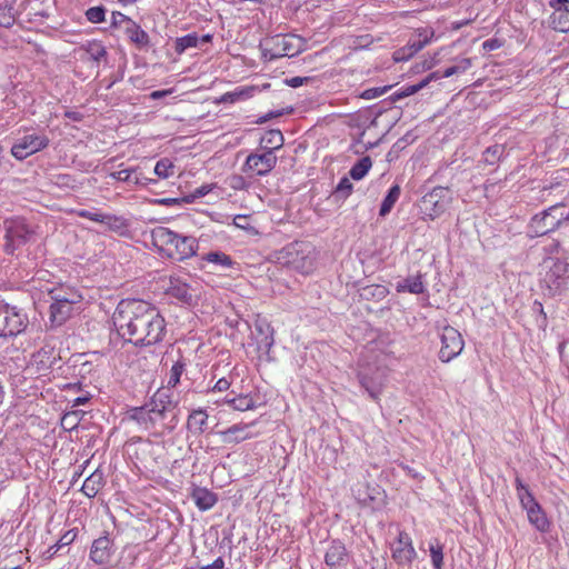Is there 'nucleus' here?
Listing matches in <instances>:
<instances>
[{"mask_svg": "<svg viewBox=\"0 0 569 569\" xmlns=\"http://www.w3.org/2000/svg\"><path fill=\"white\" fill-rule=\"evenodd\" d=\"M352 183L350 182L349 178L343 177L340 179L338 186L336 187L335 194L337 197H341L342 199H346L350 196L352 191Z\"/></svg>", "mask_w": 569, "mask_h": 569, "instance_id": "c03bdc74", "label": "nucleus"}, {"mask_svg": "<svg viewBox=\"0 0 569 569\" xmlns=\"http://www.w3.org/2000/svg\"><path fill=\"white\" fill-rule=\"evenodd\" d=\"M471 67V60L468 58L462 59L459 64L447 68L442 73H440V78H449L453 74L465 72Z\"/></svg>", "mask_w": 569, "mask_h": 569, "instance_id": "37998d69", "label": "nucleus"}, {"mask_svg": "<svg viewBox=\"0 0 569 569\" xmlns=\"http://www.w3.org/2000/svg\"><path fill=\"white\" fill-rule=\"evenodd\" d=\"M191 498L196 506L202 511L211 509L218 501V497L214 492L201 487L192 489Z\"/></svg>", "mask_w": 569, "mask_h": 569, "instance_id": "b1692460", "label": "nucleus"}, {"mask_svg": "<svg viewBox=\"0 0 569 569\" xmlns=\"http://www.w3.org/2000/svg\"><path fill=\"white\" fill-rule=\"evenodd\" d=\"M87 52L94 61H99L101 58L107 56L106 48L99 42L90 43L87 48Z\"/></svg>", "mask_w": 569, "mask_h": 569, "instance_id": "a18cd8bd", "label": "nucleus"}, {"mask_svg": "<svg viewBox=\"0 0 569 569\" xmlns=\"http://www.w3.org/2000/svg\"><path fill=\"white\" fill-rule=\"evenodd\" d=\"M551 26L555 30L560 32L569 31V9H553V12L550 17Z\"/></svg>", "mask_w": 569, "mask_h": 569, "instance_id": "cd10ccee", "label": "nucleus"}, {"mask_svg": "<svg viewBox=\"0 0 569 569\" xmlns=\"http://www.w3.org/2000/svg\"><path fill=\"white\" fill-rule=\"evenodd\" d=\"M388 289L382 284L366 286L361 289V297L369 299L382 300L388 295Z\"/></svg>", "mask_w": 569, "mask_h": 569, "instance_id": "72a5a7b5", "label": "nucleus"}, {"mask_svg": "<svg viewBox=\"0 0 569 569\" xmlns=\"http://www.w3.org/2000/svg\"><path fill=\"white\" fill-rule=\"evenodd\" d=\"M502 44H503L502 40H500L498 38H491V39L486 40L482 43V48L486 51H493V50L501 48Z\"/></svg>", "mask_w": 569, "mask_h": 569, "instance_id": "6e6d98bb", "label": "nucleus"}, {"mask_svg": "<svg viewBox=\"0 0 569 569\" xmlns=\"http://www.w3.org/2000/svg\"><path fill=\"white\" fill-rule=\"evenodd\" d=\"M6 231L4 251L13 254L17 249L24 246L33 234V231L22 219L6 220L3 223Z\"/></svg>", "mask_w": 569, "mask_h": 569, "instance_id": "6e6552de", "label": "nucleus"}, {"mask_svg": "<svg viewBox=\"0 0 569 569\" xmlns=\"http://www.w3.org/2000/svg\"><path fill=\"white\" fill-rule=\"evenodd\" d=\"M119 336L137 347L153 346L166 335V321L151 303L139 299L121 300L112 316Z\"/></svg>", "mask_w": 569, "mask_h": 569, "instance_id": "f257e3e1", "label": "nucleus"}, {"mask_svg": "<svg viewBox=\"0 0 569 569\" xmlns=\"http://www.w3.org/2000/svg\"><path fill=\"white\" fill-rule=\"evenodd\" d=\"M430 39L429 37L427 36V31L425 30V36H423V39H419V40H415V41H410L408 44H407V50H409L408 54L409 56H413L416 54L417 52H419L421 49H423V47L429 43Z\"/></svg>", "mask_w": 569, "mask_h": 569, "instance_id": "de8ad7c7", "label": "nucleus"}, {"mask_svg": "<svg viewBox=\"0 0 569 569\" xmlns=\"http://www.w3.org/2000/svg\"><path fill=\"white\" fill-rule=\"evenodd\" d=\"M277 157L274 152L264 150L262 153H250L243 164V171H251L257 176H266L277 164Z\"/></svg>", "mask_w": 569, "mask_h": 569, "instance_id": "ddd939ff", "label": "nucleus"}, {"mask_svg": "<svg viewBox=\"0 0 569 569\" xmlns=\"http://www.w3.org/2000/svg\"><path fill=\"white\" fill-rule=\"evenodd\" d=\"M199 43V37L196 32L177 38L174 41V50L178 54H182L189 48H196Z\"/></svg>", "mask_w": 569, "mask_h": 569, "instance_id": "473e14b6", "label": "nucleus"}, {"mask_svg": "<svg viewBox=\"0 0 569 569\" xmlns=\"http://www.w3.org/2000/svg\"><path fill=\"white\" fill-rule=\"evenodd\" d=\"M152 244L162 258L183 261L197 253L199 243L191 236H182L167 227H157L151 231Z\"/></svg>", "mask_w": 569, "mask_h": 569, "instance_id": "f03ea898", "label": "nucleus"}, {"mask_svg": "<svg viewBox=\"0 0 569 569\" xmlns=\"http://www.w3.org/2000/svg\"><path fill=\"white\" fill-rule=\"evenodd\" d=\"M151 202L154 204H160V206H174V204L184 203L182 198H162V199H154Z\"/></svg>", "mask_w": 569, "mask_h": 569, "instance_id": "4d7b16f0", "label": "nucleus"}, {"mask_svg": "<svg viewBox=\"0 0 569 569\" xmlns=\"http://www.w3.org/2000/svg\"><path fill=\"white\" fill-rule=\"evenodd\" d=\"M449 189L447 187H435L421 199L423 213L431 220L439 217L447 208V197Z\"/></svg>", "mask_w": 569, "mask_h": 569, "instance_id": "f8f14e48", "label": "nucleus"}, {"mask_svg": "<svg viewBox=\"0 0 569 569\" xmlns=\"http://www.w3.org/2000/svg\"><path fill=\"white\" fill-rule=\"evenodd\" d=\"M463 346L461 333L456 328L446 326L441 333L439 359L442 362L451 361L461 353Z\"/></svg>", "mask_w": 569, "mask_h": 569, "instance_id": "9b49d317", "label": "nucleus"}, {"mask_svg": "<svg viewBox=\"0 0 569 569\" xmlns=\"http://www.w3.org/2000/svg\"><path fill=\"white\" fill-rule=\"evenodd\" d=\"M563 202H558L541 212L535 214L527 227V234L530 238L546 236L559 229L563 223L561 211Z\"/></svg>", "mask_w": 569, "mask_h": 569, "instance_id": "423d86ee", "label": "nucleus"}, {"mask_svg": "<svg viewBox=\"0 0 569 569\" xmlns=\"http://www.w3.org/2000/svg\"><path fill=\"white\" fill-rule=\"evenodd\" d=\"M14 21L13 8L11 6H0V27L10 28Z\"/></svg>", "mask_w": 569, "mask_h": 569, "instance_id": "79ce46f5", "label": "nucleus"}, {"mask_svg": "<svg viewBox=\"0 0 569 569\" xmlns=\"http://www.w3.org/2000/svg\"><path fill=\"white\" fill-rule=\"evenodd\" d=\"M158 430L172 431L177 425L176 409L178 402L173 400L169 389H159L146 403Z\"/></svg>", "mask_w": 569, "mask_h": 569, "instance_id": "7ed1b4c3", "label": "nucleus"}, {"mask_svg": "<svg viewBox=\"0 0 569 569\" xmlns=\"http://www.w3.org/2000/svg\"><path fill=\"white\" fill-rule=\"evenodd\" d=\"M193 291L194 290H192L188 283L180 280L179 278L172 277L170 278L169 287L166 289V293L168 296L173 297L188 306L193 303Z\"/></svg>", "mask_w": 569, "mask_h": 569, "instance_id": "a211bd4d", "label": "nucleus"}, {"mask_svg": "<svg viewBox=\"0 0 569 569\" xmlns=\"http://www.w3.org/2000/svg\"><path fill=\"white\" fill-rule=\"evenodd\" d=\"M173 163L168 158L160 159L154 166V173L159 178H169L173 174Z\"/></svg>", "mask_w": 569, "mask_h": 569, "instance_id": "ea45409f", "label": "nucleus"}, {"mask_svg": "<svg viewBox=\"0 0 569 569\" xmlns=\"http://www.w3.org/2000/svg\"><path fill=\"white\" fill-rule=\"evenodd\" d=\"M396 290L398 292H410L413 295L422 293L425 291L422 276L417 274L405 278L403 280L397 283Z\"/></svg>", "mask_w": 569, "mask_h": 569, "instance_id": "a878e982", "label": "nucleus"}, {"mask_svg": "<svg viewBox=\"0 0 569 569\" xmlns=\"http://www.w3.org/2000/svg\"><path fill=\"white\" fill-rule=\"evenodd\" d=\"M515 483H516V489H517V495H518V498L519 500L521 501V497H523V495L526 492H531L529 490V488L523 483V481L521 480L520 477H516V480H515Z\"/></svg>", "mask_w": 569, "mask_h": 569, "instance_id": "052dcab7", "label": "nucleus"}, {"mask_svg": "<svg viewBox=\"0 0 569 569\" xmlns=\"http://www.w3.org/2000/svg\"><path fill=\"white\" fill-rule=\"evenodd\" d=\"M230 186H231L233 189H242V188H243V186H244V179H243V177H241V176H233V177L231 178Z\"/></svg>", "mask_w": 569, "mask_h": 569, "instance_id": "338daca9", "label": "nucleus"}, {"mask_svg": "<svg viewBox=\"0 0 569 569\" xmlns=\"http://www.w3.org/2000/svg\"><path fill=\"white\" fill-rule=\"evenodd\" d=\"M408 52H409V50H407V46L395 51V53H393L395 61H406V60L410 59L412 56H409Z\"/></svg>", "mask_w": 569, "mask_h": 569, "instance_id": "680f3d73", "label": "nucleus"}, {"mask_svg": "<svg viewBox=\"0 0 569 569\" xmlns=\"http://www.w3.org/2000/svg\"><path fill=\"white\" fill-rule=\"evenodd\" d=\"M133 21L130 17L119 12L113 11L111 14V27L112 28H119L122 23H126V26H129V23Z\"/></svg>", "mask_w": 569, "mask_h": 569, "instance_id": "3c124183", "label": "nucleus"}, {"mask_svg": "<svg viewBox=\"0 0 569 569\" xmlns=\"http://www.w3.org/2000/svg\"><path fill=\"white\" fill-rule=\"evenodd\" d=\"M430 552H431V561H432L433 568L442 569V563H443L442 547L441 546H437V547L431 546Z\"/></svg>", "mask_w": 569, "mask_h": 569, "instance_id": "09e8293b", "label": "nucleus"}, {"mask_svg": "<svg viewBox=\"0 0 569 569\" xmlns=\"http://www.w3.org/2000/svg\"><path fill=\"white\" fill-rule=\"evenodd\" d=\"M399 196H400V187L398 184L392 186L389 189L387 196L383 198L382 203L380 206L379 214L381 217L387 216L391 211L392 207L399 199Z\"/></svg>", "mask_w": 569, "mask_h": 569, "instance_id": "7c9ffc66", "label": "nucleus"}, {"mask_svg": "<svg viewBox=\"0 0 569 569\" xmlns=\"http://www.w3.org/2000/svg\"><path fill=\"white\" fill-rule=\"evenodd\" d=\"M124 32L129 40L137 47L142 48L149 46V34L143 29H141V27L136 21H131L129 26H126Z\"/></svg>", "mask_w": 569, "mask_h": 569, "instance_id": "393cba45", "label": "nucleus"}, {"mask_svg": "<svg viewBox=\"0 0 569 569\" xmlns=\"http://www.w3.org/2000/svg\"><path fill=\"white\" fill-rule=\"evenodd\" d=\"M358 379L362 388L368 392L371 399L378 400L385 386V379L381 372L376 371L369 376L365 372L358 373Z\"/></svg>", "mask_w": 569, "mask_h": 569, "instance_id": "6ab92c4d", "label": "nucleus"}, {"mask_svg": "<svg viewBox=\"0 0 569 569\" xmlns=\"http://www.w3.org/2000/svg\"><path fill=\"white\" fill-rule=\"evenodd\" d=\"M128 419L137 422L143 430H158L149 408L144 403L141 407H133L127 411Z\"/></svg>", "mask_w": 569, "mask_h": 569, "instance_id": "aec40b11", "label": "nucleus"}, {"mask_svg": "<svg viewBox=\"0 0 569 569\" xmlns=\"http://www.w3.org/2000/svg\"><path fill=\"white\" fill-rule=\"evenodd\" d=\"M186 366L187 365H186L184 359L182 358V356H180V358L172 365V367L170 369V375H169V380H168L169 386L176 387L179 383L181 375L186 370Z\"/></svg>", "mask_w": 569, "mask_h": 569, "instance_id": "58836bf2", "label": "nucleus"}, {"mask_svg": "<svg viewBox=\"0 0 569 569\" xmlns=\"http://www.w3.org/2000/svg\"><path fill=\"white\" fill-rule=\"evenodd\" d=\"M249 425L238 423L227 428L226 430L218 431V435L221 437L223 443H239L251 438L250 433L247 431Z\"/></svg>", "mask_w": 569, "mask_h": 569, "instance_id": "4be33fe9", "label": "nucleus"}, {"mask_svg": "<svg viewBox=\"0 0 569 569\" xmlns=\"http://www.w3.org/2000/svg\"><path fill=\"white\" fill-rule=\"evenodd\" d=\"M438 79H440V72L433 71V72L429 73L425 79L419 81L418 83L407 86L402 89L406 92V97H409V96L417 93L421 89L426 88L431 81L438 80Z\"/></svg>", "mask_w": 569, "mask_h": 569, "instance_id": "e433bc0d", "label": "nucleus"}, {"mask_svg": "<svg viewBox=\"0 0 569 569\" xmlns=\"http://www.w3.org/2000/svg\"><path fill=\"white\" fill-rule=\"evenodd\" d=\"M264 61L282 57H296L305 50V40L296 34H276L260 42Z\"/></svg>", "mask_w": 569, "mask_h": 569, "instance_id": "39448f33", "label": "nucleus"}, {"mask_svg": "<svg viewBox=\"0 0 569 569\" xmlns=\"http://www.w3.org/2000/svg\"><path fill=\"white\" fill-rule=\"evenodd\" d=\"M49 295L53 300L50 306V319L58 325H62L70 317L72 306L82 298L78 291H70L68 297H64L61 289H52Z\"/></svg>", "mask_w": 569, "mask_h": 569, "instance_id": "0eeeda50", "label": "nucleus"}, {"mask_svg": "<svg viewBox=\"0 0 569 569\" xmlns=\"http://www.w3.org/2000/svg\"><path fill=\"white\" fill-rule=\"evenodd\" d=\"M54 178H56V184L62 186V187H71L76 182L73 177L70 174H67V173L57 174Z\"/></svg>", "mask_w": 569, "mask_h": 569, "instance_id": "5fc2aeb1", "label": "nucleus"}, {"mask_svg": "<svg viewBox=\"0 0 569 569\" xmlns=\"http://www.w3.org/2000/svg\"><path fill=\"white\" fill-rule=\"evenodd\" d=\"M49 141V138L43 133L26 134L13 143L11 154L17 160H24L27 157L46 149Z\"/></svg>", "mask_w": 569, "mask_h": 569, "instance_id": "9d476101", "label": "nucleus"}, {"mask_svg": "<svg viewBox=\"0 0 569 569\" xmlns=\"http://www.w3.org/2000/svg\"><path fill=\"white\" fill-rule=\"evenodd\" d=\"M106 11L103 6L91 7L86 11V18L91 23H100L106 20Z\"/></svg>", "mask_w": 569, "mask_h": 569, "instance_id": "a19ab883", "label": "nucleus"}, {"mask_svg": "<svg viewBox=\"0 0 569 569\" xmlns=\"http://www.w3.org/2000/svg\"><path fill=\"white\" fill-rule=\"evenodd\" d=\"M102 224L111 231L121 232L127 229L128 222L123 217L104 213Z\"/></svg>", "mask_w": 569, "mask_h": 569, "instance_id": "f704fd0d", "label": "nucleus"}, {"mask_svg": "<svg viewBox=\"0 0 569 569\" xmlns=\"http://www.w3.org/2000/svg\"><path fill=\"white\" fill-rule=\"evenodd\" d=\"M76 536L77 533L74 532V530H69L60 538L57 545L60 548L63 546H68L74 540Z\"/></svg>", "mask_w": 569, "mask_h": 569, "instance_id": "13d9d810", "label": "nucleus"}, {"mask_svg": "<svg viewBox=\"0 0 569 569\" xmlns=\"http://www.w3.org/2000/svg\"><path fill=\"white\" fill-rule=\"evenodd\" d=\"M74 413L64 415L62 418V426L67 429H73L76 427V422H73Z\"/></svg>", "mask_w": 569, "mask_h": 569, "instance_id": "0e129e2a", "label": "nucleus"}, {"mask_svg": "<svg viewBox=\"0 0 569 569\" xmlns=\"http://www.w3.org/2000/svg\"><path fill=\"white\" fill-rule=\"evenodd\" d=\"M202 259L208 262L220 264L223 268H230L233 264L231 257L221 251H210L203 256Z\"/></svg>", "mask_w": 569, "mask_h": 569, "instance_id": "4c0bfd02", "label": "nucleus"}, {"mask_svg": "<svg viewBox=\"0 0 569 569\" xmlns=\"http://www.w3.org/2000/svg\"><path fill=\"white\" fill-rule=\"evenodd\" d=\"M278 261L300 273L308 274L315 268V252L310 243L293 241L283 247L277 256Z\"/></svg>", "mask_w": 569, "mask_h": 569, "instance_id": "20e7f679", "label": "nucleus"}, {"mask_svg": "<svg viewBox=\"0 0 569 569\" xmlns=\"http://www.w3.org/2000/svg\"><path fill=\"white\" fill-rule=\"evenodd\" d=\"M27 317L0 300V337H12L22 332L27 327Z\"/></svg>", "mask_w": 569, "mask_h": 569, "instance_id": "1a4fd4ad", "label": "nucleus"}, {"mask_svg": "<svg viewBox=\"0 0 569 569\" xmlns=\"http://www.w3.org/2000/svg\"><path fill=\"white\" fill-rule=\"evenodd\" d=\"M283 134L278 129H271L261 138L260 144L263 150L274 151L283 146Z\"/></svg>", "mask_w": 569, "mask_h": 569, "instance_id": "bb28decb", "label": "nucleus"}, {"mask_svg": "<svg viewBox=\"0 0 569 569\" xmlns=\"http://www.w3.org/2000/svg\"><path fill=\"white\" fill-rule=\"evenodd\" d=\"M391 86L370 88L361 92L360 98L371 100L386 93Z\"/></svg>", "mask_w": 569, "mask_h": 569, "instance_id": "49530a36", "label": "nucleus"}, {"mask_svg": "<svg viewBox=\"0 0 569 569\" xmlns=\"http://www.w3.org/2000/svg\"><path fill=\"white\" fill-rule=\"evenodd\" d=\"M224 561L221 557L217 558L212 563L202 567L201 569H222Z\"/></svg>", "mask_w": 569, "mask_h": 569, "instance_id": "774afa93", "label": "nucleus"}, {"mask_svg": "<svg viewBox=\"0 0 569 569\" xmlns=\"http://www.w3.org/2000/svg\"><path fill=\"white\" fill-rule=\"evenodd\" d=\"M505 152L502 144H493L488 147L483 152V161L487 164L493 166L500 161Z\"/></svg>", "mask_w": 569, "mask_h": 569, "instance_id": "c9c22d12", "label": "nucleus"}, {"mask_svg": "<svg viewBox=\"0 0 569 569\" xmlns=\"http://www.w3.org/2000/svg\"><path fill=\"white\" fill-rule=\"evenodd\" d=\"M138 168L123 169L120 171L111 172L110 177L118 181L133 183L134 186L147 187L149 184H157L158 180L152 178L140 177L137 173Z\"/></svg>", "mask_w": 569, "mask_h": 569, "instance_id": "412c9836", "label": "nucleus"}, {"mask_svg": "<svg viewBox=\"0 0 569 569\" xmlns=\"http://www.w3.org/2000/svg\"><path fill=\"white\" fill-rule=\"evenodd\" d=\"M372 167V160L369 156H366L358 160L350 169L349 174L353 180L362 179L370 168Z\"/></svg>", "mask_w": 569, "mask_h": 569, "instance_id": "2f4dec72", "label": "nucleus"}, {"mask_svg": "<svg viewBox=\"0 0 569 569\" xmlns=\"http://www.w3.org/2000/svg\"><path fill=\"white\" fill-rule=\"evenodd\" d=\"M310 80L309 77H292V78H287L283 80V82L286 83V86L288 87H291V88H298L305 83H308Z\"/></svg>", "mask_w": 569, "mask_h": 569, "instance_id": "864d4df0", "label": "nucleus"}, {"mask_svg": "<svg viewBox=\"0 0 569 569\" xmlns=\"http://www.w3.org/2000/svg\"><path fill=\"white\" fill-rule=\"evenodd\" d=\"M226 403L234 410L247 411L256 408L254 399L250 395H238L232 398H226Z\"/></svg>", "mask_w": 569, "mask_h": 569, "instance_id": "c756f323", "label": "nucleus"}, {"mask_svg": "<svg viewBox=\"0 0 569 569\" xmlns=\"http://www.w3.org/2000/svg\"><path fill=\"white\" fill-rule=\"evenodd\" d=\"M521 507L527 511L529 522L541 532L549 528V521L541 506L537 502L531 492H526L521 497Z\"/></svg>", "mask_w": 569, "mask_h": 569, "instance_id": "4468645a", "label": "nucleus"}, {"mask_svg": "<svg viewBox=\"0 0 569 569\" xmlns=\"http://www.w3.org/2000/svg\"><path fill=\"white\" fill-rule=\"evenodd\" d=\"M77 214L81 218H86L96 222L101 223L103 221L104 213L98 212V211H90V210H79L77 211Z\"/></svg>", "mask_w": 569, "mask_h": 569, "instance_id": "603ef678", "label": "nucleus"}, {"mask_svg": "<svg viewBox=\"0 0 569 569\" xmlns=\"http://www.w3.org/2000/svg\"><path fill=\"white\" fill-rule=\"evenodd\" d=\"M233 223L236 227L241 229H249V216L238 214L233 218Z\"/></svg>", "mask_w": 569, "mask_h": 569, "instance_id": "bf43d9fd", "label": "nucleus"}, {"mask_svg": "<svg viewBox=\"0 0 569 569\" xmlns=\"http://www.w3.org/2000/svg\"><path fill=\"white\" fill-rule=\"evenodd\" d=\"M211 191V187L208 184L197 188L191 194L182 197L184 203H191L194 199L204 197Z\"/></svg>", "mask_w": 569, "mask_h": 569, "instance_id": "8fccbe9b", "label": "nucleus"}, {"mask_svg": "<svg viewBox=\"0 0 569 569\" xmlns=\"http://www.w3.org/2000/svg\"><path fill=\"white\" fill-rule=\"evenodd\" d=\"M349 552L343 542L332 540L325 555V562L329 568L342 567L348 563Z\"/></svg>", "mask_w": 569, "mask_h": 569, "instance_id": "f3484780", "label": "nucleus"}, {"mask_svg": "<svg viewBox=\"0 0 569 569\" xmlns=\"http://www.w3.org/2000/svg\"><path fill=\"white\" fill-rule=\"evenodd\" d=\"M292 111H293V108H292V107H289V108H287V109H281V110L270 111V112H268L267 114H268V117H269V118H270V120H271V119H273V118H278V117H281V116H283V114H289V113H291Z\"/></svg>", "mask_w": 569, "mask_h": 569, "instance_id": "69168bd1", "label": "nucleus"}, {"mask_svg": "<svg viewBox=\"0 0 569 569\" xmlns=\"http://www.w3.org/2000/svg\"><path fill=\"white\" fill-rule=\"evenodd\" d=\"M208 413L204 409H194L190 412L187 420V428L193 435H202L208 427Z\"/></svg>", "mask_w": 569, "mask_h": 569, "instance_id": "5701e85b", "label": "nucleus"}, {"mask_svg": "<svg viewBox=\"0 0 569 569\" xmlns=\"http://www.w3.org/2000/svg\"><path fill=\"white\" fill-rule=\"evenodd\" d=\"M102 473L93 472L83 482L81 491L89 498L96 497L102 487Z\"/></svg>", "mask_w": 569, "mask_h": 569, "instance_id": "c85d7f7f", "label": "nucleus"}, {"mask_svg": "<svg viewBox=\"0 0 569 569\" xmlns=\"http://www.w3.org/2000/svg\"><path fill=\"white\" fill-rule=\"evenodd\" d=\"M112 546L113 543L109 536L99 537L92 542L90 559L97 565L108 563L113 553Z\"/></svg>", "mask_w": 569, "mask_h": 569, "instance_id": "dca6fc26", "label": "nucleus"}, {"mask_svg": "<svg viewBox=\"0 0 569 569\" xmlns=\"http://www.w3.org/2000/svg\"><path fill=\"white\" fill-rule=\"evenodd\" d=\"M231 382L227 378H220L213 386V391H226L230 388Z\"/></svg>", "mask_w": 569, "mask_h": 569, "instance_id": "e2e57ef3", "label": "nucleus"}, {"mask_svg": "<svg viewBox=\"0 0 569 569\" xmlns=\"http://www.w3.org/2000/svg\"><path fill=\"white\" fill-rule=\"evenodd\" d=\"M417 553L412 546L411 538L405 531H400L396 547L392 549V558L399 565H410Z\"/></svg>", "mask_w": 569, "mask_h": 569, "instance_id": "2eb2a0df", "label": "nucleus"}]
</instances>
